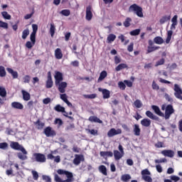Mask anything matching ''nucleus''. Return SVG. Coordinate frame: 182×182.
Wrapping results in <instances>:
<instances>
[{"label":"nucleus","mask_w":182,"mask_h":182,"mask_svg":"<svg viewBox=\"0 0 182 182\" xmlns=\"http://www.w3.org/2000/svg\"><path fill=\"white\" fill-rule=\"evenodd\" d=\"M129 11L134 12L139 17H141V18L144 17L143 9L141 6H137V4H134L130 6L129 9Z\"/></svg>","instance_id":"nucleus-1"},{"label":"nucleus","mask_w":182,"mask_h":182,"mask_svg":"<svg viewBox=\"0 0 182 182\" xmlns=\"http://www.w3.org/2000/svg\"><path fill=\"white\" fill-rule=\"evenodd\" d=\"M10 146L14 150L21 151L24 155H28V151L25 149L24 146H23V145H20L18 142H11Z\"/></svg>","instance_id":"nucleus-2"},{"label":"nucleus","mask_w":182,"mask_h":182,"mask_svg":"<svg viewBox=\"0 0 182 182\" xmlns=\"http://www.w3.org/2000/svg\"><path fill=\"white\" fill-rule=\"evenodd\" d=\"M57 173L60 175H65L67 177V179L65 180V182H73V173H70L68 171H64L63 169H58L57 171Z\"/></svg>","instance_id":"nucleus-3"},{"label":"nucleus","mask_w":182,"mask_h":182,"mask_svg":"<svg viewBox=\"0 0 182 182\" xmlns=\"http://www.w3.org/2000/svg\"><path fill=\"white\" fill-rule=\"evenodd\" d=\"M33 156H34V159L37 163L44 164L46 162V156L44 154L34 153V154H33Z\"/></svg>","instance_id":"nucleus-4"},{"label":"nucleus","mask_w":182,"mask_h":182,"mask_svg":"<svg viewBox=\"0 0 182 182\" xmlns=\"http://www.w3.org/2000/svg\"><path fill=\"white\" fill-rule=\"evenodd\" d=\"M174 96L180 100H182V88L178 84L174 85Z\"/></svg>","instance_id":"nucleus-5"},{"label":"nucleus","mask_w":182,"mask_h":182,"mask_svg":"<svg viewBox=\"0 0 182 182\" xmlns=\"http://www.w3.org/2000/svg\"><path fill=\"white\" fill-rule=\"evenodd\" d=\"M173 113L174 109L173 108V105H168L166 108L165 114L164 117L166 119V120H168Z\"/></svg>","instance_id":"nucleus-6"},{"label":"nucleus","mask_w":182,"mask_h":182,"mask_svg":"<svg viewBox=\"0 0 182 182\" xmlns=\"http://www.w3.org/2000/svg\"><path fill=\"white\" fill-rule=\"evenodd\" d=\"M55 85H58L59 82H61L63 81L64 77H63V74L60 72V71H55Z\"/></svg>","instance_id":"nucleus-7"},{"label":"nucleus","mask_w":182,"mask_h":182,"mask_svg":"<svg viewBox=\"0 0 182 182\" xmlns=\"http://www.w3.org/2000/svg\"><path fill=\"white\" fill-rule=\"evenodd\" d=\"M176 25L177 24L172 23V25L171 26V30L167 31V38H166V44H169V43L171 41V37H172V34H173V31H172L176 29Z\"/></svg>","instance_id":"nucleus-8"},{"label":"nucleus","mask_w":182,"mask_h":182,"mask_svg":"<svg viewBox=\"0 0 182 182\" xmlns=\"http://www.w3.org/2000/svg\"><path fill=\"white\" fill-rule=\"evenodd\" d=\"M58 87V91L61 93H65L66 92V87H68V83L66 82H60L58 84H55Z\"/></svg>","instance_id":"nucleus-9"},{"label":"nucleus","mask_w":182,"mask_h":182,"mask_svg":"<svg viewBox=\"0 0 182 182\" xmlns=\"http://www.w3.org/2000/svg\"><path fill=\"white\" fill-rule=\"evenodd\" d=\"M122 134V129H115L114 128H112L110 129L108 132H107V136L108 137H112L114 136Z\"/></svg>","instance_id":"nucleus-10"},{"label":"nucleus","mask_w":182,"mask_h":182,"mask_svg":"<svg viewBox=\"0 0 182 182\" xmlns=\"http://www.w3.org/2000/svg\"><path fill=\"white\" fill-rule=\"evenodd\" d=\"M84 161V156L82 154H75V159H73V164L79 166L81 161Z\"/></svg>","instance_id":"nucleus-11"},{"label":"nucleus","mask_w":182,"mask_h":182,"mask_svg":"<svg viewBox=\"0 0 182 182\" xmlns=\"http://www.w3.org/2000/svg\"><path fill=\"white\" fill-rule=\"evenodd\" d=\"M113 155L114 160L118 161L124 156V153H122L118 150H114L113 151Z\"/></svg>","instance_id":"nucleus-12"},{"label":"nucleus","mask_w":182,"mask_h":182,"mask_svg":"<svg viewBox=\"0 0 182 182\" xmlns=\"http://www.w3.org/2000/svg\"><path fill=\"white\" fill-rule=\"evenodd\" d=\"M161 154L166 157L173 158L174 156V151L171 149H164L161 151Z\"/></svg>","instance_id":"nucleus-13"},{"label":"nucleus","mask_w":182,"mask_h":182,"mask_svg":"<svg viewBox=\"0 0 182 182\" xmlns=\"http://www.w3.org/2000/svg\"><path fill=\"white\" fill-rule=\"evenodd\" d=\"M44 133L48 137L53 136L56 135V132L54 130H53L50 127H46V129L44 130Z\"/></svg>","instance_id":"nucleus-14"},{"label":"nucleus","mask_w":182,"mask_h":182,"mask_svg":"<svg viewBox=\"0 0 182 182\" xmlns=\"http://www.w3.org/2000/svg\"><path fill=\"white\" fill-rule=\"evenodd\" d=\"M31 41H27L26 43V48L28 49H32L33 46L36 44V37L30 36Z\"/></svg>","instance_id":"nucleus-15"},{"label":"nucleus","mask_w":182,"mask_h":182,"mask_svg":"<svg viewBox=\"0 0 182 182\" xmlns=\"http://www.w3.org/2000/svg\"><path fill=\"white\" fill-rule=\"evenodd\" d=\"M53 85V82L52 80V76H51V73L49 71L48 73V79L46 81V87L47 89H50V87H52Z\"/></svg>","instance_id":"nucleus-16"},{"label":"nucleus","mask_w":182,"mask_h":182,"mask_svg":"<svg viewBox=\"0 0 182 182\" xmlns=\"http://www.w3.org/2000/svg\"><path fill=\"white\" fill-rule=\"evenodd\" d=\"M151 109L154 110V113L156 114L158 116L164 117V114L161 111L159 107L157 105H151Z\"/></svg>","instance_id":"nucleus-17"},{"label":"nucleus","mask_w":182,"mask_h":182,"mask_svg":"<svg viewBox=\"0 0 182 182\" xmlns=\"http://www.w3.org/2000/svg\"><path fill=\"white\" fill-rule=\"evenodd\" d=\"M151 124V121L149 118H144L141 120V125L144 127H149Z\"/></svg>","instance_id":"nucleus-18"},{"label":"nucleus","mask_w":182,"mask_h":182,"mask_svg":"<svg viewBox=\"0 0 182 182\" xmlns=\"http://www.w3.org/2000/svg\"><path fill=\"white\" fill-rule=\"evenodd\" d=\"M11 107L14 109L23 110L24 107L21 102H14L11 103Z\"/></svg>","instance_id":"nucleus-19"},{"label":"nucleus","mask_w":182,"mask_h":182,"mask_svg":"<svg viewBox=\"0 0 182 182\" xmlns=\"http://www.w3.org/2000/svg\"><path fill=\"white\" fill-rule=\"evenodd\" d=\"M98 90L100 92H102L104 99H109L110 97V91L109 90H108L107 89L102 90V88H99Z\"/></svg>","instance_id":"nucleus-20"},{"label":"nucleus","mask_w":182,"mask_h":182,"mask_svg":"<svg viewBox=\"0 0 182 182\" xmlns=\"http://www.w3.org/2000/svg\"><path fill=\"white\" fill-rule=\"evenodd\" d=\"M92 7L91 6H87L86 9V19L87 21H90L92 18V13L91 11Z\"/></svg>","instance_id":"nucleus-21"},{"label":"nucleus","mask_w":182,"mask_h":182,"mask_svg":"<svg viewBox=\"0 0 182 182\" xmlns=\"http://www.w3.org/2000/svg\"><path fill=\"white\" fill-rule=\"evenodd\" d=\"M107 77V72L106 70H102L100 74V77H98L97 82L100 83L102 82L106 77Z\"/></svg>","instance_id":"nucleus-22"},{"label":"nucleus","mask_w":182,"mask_h":182,"mask_svg":"<svg viewBox=\"0 0 182 182\" xmlns=\"http://www.w3.org/2000/svg\"><path fill=\"white\" fill-rule=\"evenodd\" d=\"M145 114L146 116L152 119V120H158L159 119V117L155 115L153 112H151V111L149 110H147L146 112H145Z\"/></svg>","instance_id":"nucleus-23"},{"label":"nucleus","mask_w":182,"mask_h":182,"mask_svg":"<svg viewBox=\"0 0 182 182\" xmlns=\"http://www.w3.org/2000/svg\"><path fill=\"white\" fill-rule=\"evenodd\" d=\"M55 56L58 60H60L63 58V54L60 48H57L55 50Z\"/></svg>","instance_id":"nucleus-24"},{"label":"nucleus","mask_w":182,"mask_h":182,"mask_svg":"<svg viewBox=\"0 0 182 182\" xmlns=\"http://www.w3.org/2000/svg\"><path fill=\"white\" fill-rule=\"evenodd\" d=\"M21 93H22V95H23V100L24 101H28V100H31V95H30L29 92H28L27 91H26L24 90H22Z\"/></svg>","instance_id":"nucleus-25"},{"label":"nucleus","mask_w":182,"mask_h":182,"mask_svg":"<svg viewBox=\"0 0 182 182\" xmlns=\"http://www.w3.org/2000/svg\"><path fill=\"white\" fill-rule=\"evenodd\" d=\"M89 121L90 122L98 123V124H102L103 123L102 120H101L100 119H99L96 116H90V118H89Z\"/></svg>","instance_id":"nucleus-26"},{"label":"nucleus","mask_w":182,"mask_h":182,"mask_svg":"<svg viewBox=\"0 0 182 182\" xmlns=\"http://www.w3.org/2000/svg\"><path fill=\"white\" fill-rule=\"evenodd\" d=\"M100 156L102 157H112L113 152L111 151H100Z\"/></svg>","instance_id":"nucleus-27"},{"label":"nucleus","mask_w":182,"mask_h":182,"mask_svg":"<svg viewBox=\"0 0 182 182\" xmlns=\"http://www.w3.org/2000/svg\"><path fill=\"white\" fill-rule=\"evenodd\" d=\"M6 70L11 74L14 79H16L18 77V73L12 70V68H6Z\"/></svg>","instance_id":"nucleus-28"},{"label":"nucleus","mask_w":182,"mask_h":182,"mask_svg":"<svg viewBox=\"0 0 182 182\" xmlns=\"http://www.w3.org/2000/svg\"><path fill=\"white\" fill-rule=\"evenodd\" d=\"M154 43L156 45H162L164 43V39L161 36H156L154 38Z\"/></svg>","instance_id":"nucleus-29"},{"label":"nucleus","mask_w":182,"mask_h":182,"mask_svg":"<svg viewBox=\"0 0 182 182\" xmlns=\"http://www.w3.org/2000/svg\"><path fill=\"white\" fill-rule=\"evenodd\" d=\"M134 133L136 136H140L141 135V129L139 124H134Z\"/></svg>","instance_id":"nucleus-30"},{"label":"nucleus","mask_w":182,"mask_h":182,"mask_svg":"<svg viewBox=\"0 0 182 182\" xmlns=\"http://www.w3.org/2000/svg\"><path fill=\"white\" fill-rule=\"evenodd\" d=\"M98 170L105 176H107V169L105 165H100L98 168Z\"/></svg>","instance_id":"nucleus-31"},{"label":"nucleus","mask_w":182,"mask_h":182,"mask_svg":"<svg viewBox=\"0 0 182 182\" xmlns=\"http://www.w3.org/2000/svg\"><path fill=\"white\" fill-rule=\"evenodd\" d=\"M54 109L56 112H63V113L67 114V112L65 111V108L64 107H61V105H55Z\"/></svg>","instance_id":"nucleus-32"},{"label":"nucleus","mask_w":182,"mask_h":182,"mask_svg":"<svg viewBox=\"0 0 182 182\" xmlns=\"http://www.w3.org/2000/svg\"><path fill=\"white\" fill-rule=\"evenodd\" d=\"M117 36L116 35L113 34V33H110L108 35L107 41L108 43H112V42H114L116 39Z\"/></svg>","instance_id":"nucleus-33"},{"label":"nucleus","mask_w":182,"mask_h":182,"mask_svg":"<svg viewBox=\"0 0 182 182\" xmlns=\"http://www.w3.org/2000/svg\"><path fill=\"white\" fill-rule=\"evenodd\" d=\"M32 32L30 35L31 37H33V38H36V33H37V31H38V26L36 25V24H33L32 25Z\"/></svg>","instance_id":"nucleus-34"},{"label":"nucleus","mask_w":182,"mask_h":182,"mask_svg":"<svg viewBox=\"0 0 182 182\" xmlns=\"http://www.w3.org/2000/svg\"><path fill=\"white\" fill-rule=\"evenodd\" d=\"M128 68V65H127L124 63H122L120 65H117V67L115 68V71L117 72H119L123 69H126Z\"/></svg>","instance_id":"nucleus-35"},{"label":"nucleus","mask_w":182,"mask_h":182,"mask_svg":"<svg viewBox=\"0 0 182 182\" xmlns=\"http://www.w3.org/2000/svg\"><path fill=\"white\" fill-rule=\"evenodd\" d=\"M17 156L21 161H26L28 159L27 154H22L21 152L17 153Z\"/></svg>","instance_id":"nucleus-36"},{"label":"nucleus","mask_w":182,"mask_h":182,"mask_svg":"<svg viewBox=\"0 0 182 182\" xmlns=\"http://www.w3.org/2000/svg\"><path fill=\"white\" fill-rule=\"evenodd\" d=\"M55 31H56V27L53 23H51L50 28V33L52 38H53Z\"/></svg>","instance_id":"nucleus-37"},{"label":"nucleus","mask_w":182,"mask_h":182,"mask_svg":"<svg viewBox=\"0 0 182 182\" xmlns=\"http://www.w3.org/2000/svg\"><path fill=\"white\" fill-rule=\"evenodd\" d=\"M141 33V28H136V29H134L133 31H131L129 32V34L132 36H139Z\"/></svg>","instance_id":"nucleus-38"},{"label":"nucleus","mask_w":182,"mask_h":182,"mask_svg":"<svg viewBox=\"0 0 182 182\" xmlns=\"http://www.w3.org/2000/svg\"><path fill=\"white\" fill-rule=\"evenodd\" d=\"M158 49H160V47L159 46H148L147 48V53H150L153 51H155V50H158Z\"/></svg>","instance_id":"nucleus-39"},{"label":"nucleus","mask_w":182,"mask_h":182,"mask_svg":"<svg viewBox=\"0 0 182 182\" xmlns=\"http://www.w3.org/2000/svg\"><path fill=\"white\" fill-rule=\"evenodd\" d=\"M30 31L28 28L24 29L22 32V39L26 40L29 36Z\"/></svg>","instance_id":"nucleus-40"},{"label":"nucleus","mask_w":182,"mask_h":182,"mask_svg":"<svg viewBox=\"0 0 182 182\" xmlns=\"http://www.w3.org/2000/svg\"><path fill=\"white\" fill-rule=\"evenodd\" d=\"M134 107H136V108L137 109H140L143 107V103L141 100H136L134 102Z\"/></svg>","instance_id":"nucleus-41"},{"label":"nucleus","mask_w":182,"mask_h":182,"mask_svg":"<svg viewBox=\"0 0 182 182\" xmlns=\"http://www.w3.org/2000/svg\"><path fill=\"white\" fill-rule=\"evenodd\" d=\"M6 72L5 70L4 67L3 65H0V77H6Z\"/></svg>","instance_id":"nucleus-42"},{"label":"nucleus","mask_w":182,"mask_h":182,"mask_svg":"<svg viewBox=\"0 0 182 182\" xmlns=\"http://www.w3.org/2000/svg\"><path fill=\"white\" fill-rule=\"evenodd\" d=\"M132 21V20L130 18H127V19L124 22V27H126V28L129 27L131 26Z\"/></svg>","instance_id":"nucleus-43"},{"label":"nucleus","mask_w":182,"mask_h":182,"mask_svg":"<svg viewBox=\"0 0 182 182\" xmlns=\"http://www.w3.org/2000/svg\"><path fill=\"white\" fill-rule=\"evenodd\" d=\"M166 162H167V159L166 158L154 160V163L156 164L166 163Z\"/></svg>","instance_id":"nucleus-44"},{"label":"nucleus","mask_w":182,"mask_h":182,"mask_svg":"<svg viewBox=\"0 0 182 182\" xmlns=\"http://www.w3.org/2000/svg\"><path fill=\"white\" fill-rule=\"evenodd\" d=\"M118 87H119V89H121V90H125L126 85H125L124 82H122V81L118 82Z\"/></svg>","instance_id":"nucleus-45"},{"label":"nucleus","mask_w":182,"mask_h":182,"mask_svg":"<svg viewBox=\"0 0 182 182\" xmlns=\"http://www.w3.org/2000/svg\"><path fill=\"white\" fill-rule=\"evenodd\" d=\"M0 96L2 97H5L6 96V91L3 87H0Z\"/></svg>","instance_id":"nucleus-46"},{"label":"nucleus","mask_w":182,"mask_h":182,"mask_svg":"<svg viewBox=\"0 0 182 182\" xmlns=\"http://www.w3.org/2000/svg\"><path fill=\"white\" fill-rule=\"evenodd\" d=\"M83 97L86 99H95L97 97V95L92 94V95H84Z\"/></svg>","instance_id":"nucleus-47"},{"label":"nucleus","mask_w":182,"mask_h":182,"mask_svg":"<svg viewBox=\"0 0 182 182\" xmlns=\"http://www.w3.org/2000/svg\"><path fill=\"white\" fill-rule=\"evenodd\" d=\"M62 15L65 16H69L70 15V11L68 9H64L60 12Z\"/></svg>","instance_id":"nucleus-48"},{"label":"nucleus","mask_w":182,"mask_h":182,"mask_svg":"<svg viewBox=\"0 0 182 182\" xmlns=\"http://www.w3.org/2000/svg\"><path fill=\"white\" fill-rule=\"evenodd\" d=\"M54 124H58L59 127H60V126H63V121L60 118H56L54 122Z\"/></svg>","instance_id":"nucleus-49"},{"label":"nucleus","mask_w":182,"mask_h":182,"mask_svg":"<svg viewBox=\"0 0 182 182\" xmlns=\"http://www.w3.org/2000/svg\"><path fill=\"white\" fill-rule=\"evenodd\" d=\"M31 173L33 176V178L36 181H38V177H39L38 173L36 171H32Z\"/></svg>","instance_id":"nucleus-50"},{"label":"nucleus","mask_w":182,"mask_h":182,"mask_svg":"<svg viewBox=\"0 0 182 182\" xmlns=\"http://www.w3.org/2000/svg\"><path fill=\"white\" fill-rule=\"evenodd\" d=\"M56 152V150H55V151H50V154H48V155H47V159H48V160H53V159H54V156H53V154H54V153H55Z\"/></svg>","instance_id":"nucleus-51"},{"label":"nucleus","mask_w":182,"mask_h":182,"mask_svg":"<svg viewBox=\"0 0 182 182\" xmlns=\"http://www.w3.org/2000/svg\"><path fill=\"white\" fill-rule=\"evenodd\" d=\"M1 15L6 20H10L11 19V16L6 11H3L1 13Z\"/></svg>","instance_id":"nucleus-52"},{"label":"nucleus","mask_w":182,"mask_h":182,"mask_svg":"<svg viewBox=\"0 0 182 182\" xmlns=\"http://www.w3.org/2000/svg\"><path fill=\"white\" fill-rule=\"evenodd\" d=\"M142 179L146 182H153V180L149 176H142Z\"/></svg>","instance_id":"nucleus-53"},{"label":"nucleus","mask_w":182,"mask_h":182,"mask_svg":"<svg viewBox=\"0 0 182 182\" xmlns=\"http://www.w3.org/2000/svg\"><path fill=\"white\" fill-rule=\"evenodd\" d=\"M23 82H24V83H29L30 81H31V76L28 75H25V76L23 77Z\"/></svg>","instance_id":"nucleus-54"},{"label":"nucleus","mask_w":182,"mask_h":182,"mask_svg":"<svg viewBox=\"0 0 182 182\" xmlns=\"http://www.w3.org/2000/svg\"><path fill=\"white\" fill-rule=\"evenodd\" d=\"M131 179V176L129 174H124L122 176V181H127Z\"/></svg>","instance_id":"nucleus-55"},{"label":"nucleus","mask_w":182,"mask_h":182,"mask_svg":"<svg viewBox=\"0 0 182 182\" xmlns=\"http://www.w3.org/2000/svg\"><path fill=\"white\" fill-rule=\"evenodd\" d=\"M54 180L55 182H65V181H63L58 174L55 175Z\"/></svg>","instance_id":"nucleus-56"},{"label":"nucleus","mask_w":182,"mask_h":182,"mask_svg":"<svg viewBox=\"0 0 182 182\" xmlns=\"http://www.w3.org/2000/svg\"><path fill=\"white\" fill-rule=\"evenodd\" d=\"M0 28L8 29V23L0 21Z\"/></svg>","instance_id":"nucleus-57"},{"label":"nucleus","mask_w":182,"mask_h":182,"mask_svg":"<svg viewBox=\"0 0 182 182\" xmlns=\"http://www.w3.org/2000/svg\"><path fill=\"white\" fill-rule=\"evenodd\" d=\"M36 125L38 126V129H43L44 123L41 122L40 120H37V122H36Z\"/></svg>","instance_id":"nucleus-58"},{"label":"nucleus","mask_w":182,"mask_h":182,"mask_svg":"<svg viewBox=\"0 0 182 182\" xmlns=\"http://www.w3.org/2000/svg\"><path fill=\"white\" fill-rule=\"evenodd\" d=\"M142 176L151 175V172L148 169H144L141 171Z\"/></svg>","instance_id":"nucleus-59"},{"label":"nucleus","mask_w":182,"mask_h":182,"mask_svg":"<svg viewBox=\"0 0 182 182\" xmlns=\"http://www.w3.org/2000/svg\"><path fill=\"white\" fill-rule=\"evenodd\" d=\"M89 133L92 135L96 136L97 135V130L96 129H86Z\"/></svg>","instance_id":"nucleus-60"},{"label":"nucleus","mask_w":182,"mask_h":182,"mask_svg":"<svg viewBox=\"0 0 182 182\" xmlns=\"http://www.w3.org/2000/svg\"><path fill=\"white\" fill-rule=\"evenodd\" d=\"M8 148L7 143H0V149L3 150H6Z\"/></svg>","instance_id":"nucleus-61"},{"label":"nucleus","mask_w":182,"mask_h":182,"mask_svg":"<svg viewBox=\"0 0 182 182\" xmlns=\"http://www.w3.org/2000/svg\"><path fill=\"white\" fill-rule=\"evenodd\" d=\"M124 83H125V85L128 87H132V86L133 85V83L132 81L130 80H125L124 81Z\"/></svg>","instance_id":"nucleus-62"},{"label":"nucleus","mask_w":182,"mask_h":182,"mask_svg":"<svg viewBox=\"0 0 182 182\" xmlns=\"http://www.w3.org/2000/svg\"><path fill=\"white\" fill-rule=\"evenodd\" d=\"M60 99L64 102H66L68 100V96L66 94H62L60 95Z\"/></svg>","instance_id":"nucleus-63"},{"label":"nucleus","mask_w":182,"mask_h":182,"mask_svg":"<svg viewBox=\"0 0 182 182\" xmlns=\"http://www.w3.org/2000/svg\"><path fill=\"white\" fill-rule=\"evenodd\" d=\"M42 178H43V180L45 181L46 182H51V178H50V177L48 176H45V175H43V176H42Z\"/></svg>","instance_id":"nucleus-64"}]
</instances>
